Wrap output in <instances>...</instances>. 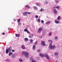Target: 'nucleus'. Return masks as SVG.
Wrapping results in <instances>:
<instances>
[{
  "mask_svg": "<svg viewBox=\"0 0 62 62\" xmlns=\"http://www.w3.org/2000/svg\"><path fill=\"white\" fill-rule=\"evenodd\" d=\"M39 55L40 56H41L42 57H44V56H45V57H46L47 59L49 60V59L50 58H49V57L48 56V55L47 54H45L44 55H42V54H39Z\"/></svg>",
  "mask_w": 62,
  "mask_h": 62,
  "instance_id": "1",
  "label": "nucleus"
},
{
  "mask_svg": "<svg viewBox=\"0 0 62 62\" xmlns=\"http://www.w3.org/2000/svg\"><path fill=\"white\" fill-rule=\"evenodd\" d=\"M23 54H25V55L26 58H28L29 57V53L26 51H23L22 52Z\"/></svg>",
  "mask_w": 62,
  "mask_h": 62,
  "instance_id": "2",
  "label": "nucleus"
},
{
  "mask_svg": "<svg viewBox=\"0 0 62 62\" xmlns=\"http://www.w3.org/2000/svg\"><path fill=\"white\" fill-rule=\"evenodd\" d=\"M49 49H51V50H53L54 48H55V46H52V44L50 43L49 47Z\"/></svg>",
  "mask_w": 62,
  "mask_h": 62,
  "instance_id": "3",
  "label": "nucleus"
},
{
  "mask_svg": "<svg viewBox=\"0 0 62 62\" xmlns=\"http://www.w3.org/2000/svg\"><path fill=\"white\" fill-rule=\"evenodd\" d=\"M42 30V28H39L38 31V33H40L41 31Z\"/></svg>",
  "mask_w": 62,
  "mask_h": 62,
  "instance_id": "4",
  "label": "nucleus"
},
{
  "mask_svg": "<svg viewBox=\"0 0 62 62\" xmlns=\"http://www.w3.org/2000/svg\"><path fill=\"white\" fill-rule=\"evenodd\" d=\"M41 43L42 45V46H45V41H42L41 42Z\"/></svg>",
  "mask_w": 62,
  "mask_h": 62,
  "instance_id": "5",
  "label": "nucleus"
},
{
  "mask_svg": "<svg viewBox=\"0 0 62 62\" xmlns=\"http://www.w3.org/2000/svg\"><path fill=\"white\" fill-rule=\"evenodd\" d=\"M54 14H56L57 13V11L55 9H54Z\"/></svg>",
  "mask_w": 62,
  "mask_h": 62,
  "instance_id": "6",
  "label": "nucleus"
},
{
  "mask_svg": "<svg viewBox=\"0 0 62 62\" xmlns=\"http://www.w3.org/2000/svg\"><path fill=\"white\" fill-rule=\"evenodd\" d=\"M21 47L23 49H25V47L24 45H22Z\"/></svg>",
  "mask_w": 62,
  "mask_h": 62,
  "instance_id": "7",
  "label": "nucleus"
},
{
  "mask_svg": "<svg viewBox=\"0 0 62 62\" xmlns=\"http://www.w3.org/2000/svg\"><path fill=\"white\" fill-rule=\"evenodd\" d=\"M27 13L26 12L24 13L23 14V15H24V16H25L27 15Z\"/></svg>",
  "mask_w": 62,
  "mask_h": 62,
  "instance_id": "8",
  "label": "nucleus"
},
{
  "mask_svg": "<svg viewBox=\"0 0 62 62\" xmlns=\"http://www.w3.org/2000/svg\"><path fill=\"white\" fill-rule=\"evenodd\" d=\"M36 49V46L35 45H33V49L34 50H35V49Z\"/></svg>",
  "mask_w": 62,
  "mask_h": 62,
  "instance_id": "9",
  "label": "nucleus"
},
{
  "mask_svg": "<svg viewBox=\"0 0 62 62\" xmlns=\"http://www.w3.org/2000/svg\"><path fill=\"white\" fill-rule=\"evenodd\" d=\"M25 8H30V7L28 5H26L25 6Z\"/></svg>",
  "mask_w": 62,
  "mask_h": 62,
  "instance_id": "10",
  "label": "nucleus"
},
{
  "mask_svg": "<svg viewBox=\"0 0 62 62\" xmlns=\"http://www.w3.org/2000/svg\"><path fill=\"white\" fill-rule=\"evenodd\" d=\"M24 40L25 41H28V39H27V38H26L24 39Z\"/></svg>",
  "mask_w": 62,
  "mask_h": 62,
  "instance_id": "11",
  "label": "nucleus"
},
{
  "mask_svg": "<svg viewBox=\"0 0 62 62\" xmlns=\"http://www.w3.org/2000/svg\"><path fill=\"white\" fill-rule=\"evenodd\" d=\"M6 54H8V48H7L6 50Z\"/></svg>",
  "mask_w": 62,
  "mask_h": 62,
  "instance_id": "12",
  "label": "nucleus"
},
{
  "mask_svg": "<svg viewBox=\"0 0 62 62\" xmlns=\"http://www.w3.org/2000/svg\"><path fill=\"white\" fill-rule=\"evenodd\" d=\"M27 28H26V29H25L24 30V31L25 32V31H26V32L27 33H29V32H28V31L27 30Z\"/></svg>",
  "mask_w": 62,
  "mask_h": 62,
  "instance_id": "13",
  "label": "nucleus"
},
{
  "mask_svg": "<svg viewBox=\"0 0 62 62\" xmlns=\"http://www.w3.org/2000/svg\"><path fill=\"white\" fill-rule=\"evenodd\" d=\"M8 50L9 52H10L11 51V47H10L8 49Z\"/></svg>",
  "mask_w": 62,
  "mask_h": 62,
  "instance_id": "14",
  "label": "nucleus"
},
{
  "mask_svg": "<svg viewBox=\"0 0 62 62\" xmlns=\"http://www.w3.org/2000/svg\"><path fill=\"white\" fill-rule=\"evenodd\" d=\"M55 23H59V22L58 21H57V20H55Z\"/></svg>",
  "mask_w": 62,
  "mask_h": 62,
  "instance_id": "15",
  "label": "nucleus"
},
{
  "mask_svg": "<svg viewBox=\"0 0 62 62\" xmlns=\"http://www.w3.org/2000/svg\"><path fill=\"white\" fill-rule=\"evenodd\" d=\"M57 20L58 21H59L60 20V16H59L57 18Z\"/></svg>",
  "mask_w": 62,
  "mask_h": 62,
  "instance_id": "16",
  "label": "nucleus"
},
{
  "mask_svg": "<svg viewBox=\"0 0 62 62\" xmlns=\"http://www.w3.org/2000/svg\"><path fill=\"white\" fill-rule=\"evenodd\" d=\"M12 54H13V53L12 52L10 53L9 54V55L10 56V55H11Z\"/></svg>",
  "mask_w": 62,
  "mask_h": 62,
  "instance_id": "17",
  "label": "nucleus"
},
{
  "mask_svg": "<svg viewBox=\"0 0 62 62\" xmlns=\"http://www.w3.org/2000/svg\"><path fill=\"white\" fill-rule=\"evenodd\" d=\"M33 8L35 9H36V10H38V8H37V7L35 6L33 7Z\"/></svg>",
  "mask_w": 62,
  "mask_h": 62,
  "instance_id": "18",
  "label": "nucleus"
},
{
  "mask_svg": "<svg viewBox=\"0 0 62 62\" xmlns=\"http://www.w3.org/2000/svg\"><path fill=\"white\" fill-rule=\"evenodd\" d=\"M52 33L51 32H50L49 34V36H51L52 35Z\"/></svg>",
  "mask_w": 62,
  "mask_h": 62,
  "instance_id": "19",
  "label": "nucleus"
},
{
  "mask_svg": "<svg viewBox=\"0 0 62 62\" xmlns=\"http://www.w3.org/2000/svg\"><path fill=\"white\" fill-rule=\"evenodd\" d=\"M54 39L55 40H57V39H58V38L57 37H55L54 38Z\"/></svg>",
  "mask_w": 62,
  "mask_h": 62,
  "instance_id": "20",
  "label": "nucleus"
},
{
  "mask_svg": "<svg viewBox=\"0 0 62 62\" xmlns=\"http://www.w3.org/2000/svg\"><path fill=\"white\" fill-rule=\"evenodd\" d=\"M48 41L49 42H51V43H52L53 42V41H52V40H49Z\"/></svg>",
  "mask_w": 62,
  "mask_h": 62,
  "instance_id": "21",
  "label": "nucleus"
},
{
  "mask_svg": "<svg viewBox=\"0 0 62 62\" xmlns=\"http://www.w3.org/2000/svg\"><path fill=\"white\" fill-rule=\"evenodd\" d=\"M16 37H19L20 36V35L18 34H16Z\"/></svg>",
  "mask_w": 62,
  "mask_h": 62,
  "instance_id": "22",
  "label": "nucleus"
},
{
  "mask_svg": "<svg viewBox=\"0 0 62 62\" xmlns=\"http://www.w3.org/2000/svg\"><path fill=\"white\" fill-rule=\"evenodd\" d=\"M19 60L20 62H23V60H22V59L21 58H20Z\"/></svg>",
  "mask_w": 62,
  "mask_h": 62,
  "instance_id": "23",
  "label": "nucleus"
},
{
  "mask_svg": "<svg viewBox=\"0 0 62 62\" xmlns=\"http://www.w3.org/2000/svg\"><path fill=\"white\" fill-rule=\"evenodd\" d=\"M44 11V9H43L42 8H41V9L40 10V11L41 12H42V11Z\"/></svg>",
  "mask_w": 62,
  "mask_h": 62,
  "instance_id": "24",
  "label": "nucleus"
},
{
  "mask_svg": "<svg viewBox=\"0 0 62 62\" xmlns=\"http://www.w3.org/2000/svg\"><path fill=\"white\" fill-rule=\"evenodd\" d=\"M20 22V19H19L17 20V22L18 23H19Z\"/></svg>",
  "mask_w": 62,
  "mask_h": 62,
  "instance_id": "25",
  "label": "nucleus"
},
{
  "mask_svg": "<svg viewBox=\"0 0 62 62\" xmlns=\"http://www.w3.org/2000/svg\"><path fill=\"white\" fill-rule=\"evenodd\" d=\"M55 55H58V53L57 52H56L55 53Z\"/></svg>",
  "mask_w": 62,
  "mask_h": 62,
  "instance_id": "26",
  "label": "nucleus"
},
{
  "mask_svg": "<svg viewBox=\"0 0 62 62\" xmlns=\"http://www.w3.org/2000/svg\"><path fill=\"white\" fill-rule=\"evenodd\" d=\"M37 21L38 22H40V19H38L37 20Z\"/></svg>",
  "mask_w": 62,
  "mask_h": 62,
  "instance_id": "27",
  "label": "nucleus"
},
{
  "mask_svg": "<svg viewBox=\"0 0 62 62\" xmlns=\"http://www.w3.org/2000/svg\"><path fill=\"white\" fill-rule=\"evenodd\" d=\"M50 23V21H48L46 23V24H49V23Z\"/></svg>",
  "mask_w": 62,
  "mask_h": 62,
  "instance_id": "28",
  "label": "nucleus"
},
{
  "mask_svg": "<svg viewBox=\"0 0 62 62\" xmlns=\"http://www.w3.org/2000/svg\"><path fill=\"white\" fill-rule=\"evenodd\" d=\"M54 8H59V7L58 6H57L56 7H54Z\"/></svg>",
  "mask_w": 62,
  "mask_h": 62,
  "instance_id": "29",
  "label": "nucleus"
},
{
  "mask_svg": "<svg viewBox=\"0 0 62 62\" xmlns=\"http://www.w3.org/2000/svg\"><path fill=\"white\" fill-rule=\"evenodd\" d=\"M37 42H38L37 41L35 42L34 43V44H35V45H37Z\"/></svg>",
  "mask_w": 62,
  "mask_h": 62,
  "instance_id": "30",
  "label": "nucleus"
},
{
  "mask_svg": "<svg viewBox=\"0 0 62 62\" xmlns=\"http://www.w3.org/2000/svg\"><path fill=\"white\" fill-rule=\"evenodd\" d=\"M30 41L31 42V43H32V41H33V40L32 39H31L30 40Z\"/></svg>",
  "mask_w": 62,
  "mask_h": 62,
  "instance_id": "31",
  "label": "nucleus"
},
{
  "mask_svg": "<svg viewBox=\"0 0 62 62\" xmlns=\"http://www.w3.org/2000/svg\"><path fill=\"white\" fill-rule=\"evenodd\" d=\"M41 23H44V21L43 20H42L41 21Z\"/></svg>",
  "mask_w": 62,
  "mask_h": 62,
  "instance_id": "32",
  "label": "nucleus"
},
{
  "mask_svg": "<svg viewBox=\"0 0 62 62\" xmlns=\"http://www.w3.org/2000/svg\"><path fill=\"white\" fill-rule=\"evenodd\" d=\"M40 52V50H38L37 51V52L38 53H39Z\"/></svg>",
  "mask_w": 62,
  "mask_h": 62,
  "instance_id": "33",
  "label": "nucleus"
},
{
  "mask_svg": "<svg viewBox=\"0 0 62 62\" xmlns=\"http://www.w3.org/2000/svg\"><path fill=\"white\" fill-rule=\"evenodd\" d=\"M38 17H39L38 16H37V15L35 16V18H38Z\"/></svg>",
  "mask_w": 62,
  "mask_h": 62,
  "instance_id": "34",
  "label": "nucleus"
},
{
  "mask_svg": "<svg viewBox=\"0 0 62 62\" xmlns=\"http://www.w3.org/2000/svg\"><path fill=\"white\" fill-rule=\"evenodd\" d=\"M36 5H37V6H39V4L38 3L36 4Z\"/></svg>",
  "mask_w": 62,
  "mask_h": 62,
  "instance_id": "35",
  "label": "nucleus"
},
{
  "mask_svg": "<svg viewBox=\"0 0 62 62\" xmlns=\"http://www.w3.org/2000/svg\"><path fill=\"white\" fill-rule=\"evenodd\" d=\"M29 37L30 38H31L32 37V36L30 35L29 36Z\"/></svg>",
  "mask_w": 62,
  "mask_h": 62,
  "instance_id": "36",
  "label": "nucleus"
},
{
  "mask_svg": "<svg viewBox=\"0 0 62 62\" xmlns=\"http://www.w3.org/2000/svg\"><path fill=\"white\" fill-rule=\"evenodd\" d=\"M59 2V1L57 0L56 1V3H58V2Z\"/></svg>",
  "mask_w": 62,
  "mask_h": 62,
  "instance_id": "37",
  "label": "nucleus"
},
{
  "mask_svg": "<svg viewBox=\"0 0 62 62\" xmlns=\"http://www.w3.org/2000/svg\"><path fill=\"white\" fill-rule=\"evenodd\" d=\"M31 62H36L35 61H34V60H33L31 61Z\"/></svg>",
  "mask_w": 62,
  "mask_h": 62,
  "instance_id": "38",
  "label": "nucleus"
},
{
  "mask_svg": "<svg viewBox=\"0 0 62 62\" xmlns=\"http://www.w3.org/2000/svg\"><path fill=\"white\" fill-rule=\"evenodd\" d=\"M12 52H15V51H14V50H12Z\"/></svg>",
  "mask_w": 62,
  "mask_h": 62,
  "instance_id": "39",
  "label": "nucleus"
},
{
  "mask_svg": "<svg viewBox=\"0 0 62 62\" xmlns=\"http://www.w3.org/2000/svg\"><path fill=\"white\" fill-rule=\"evenodd\" d=\"M5 33L3 32L2 33V35H5Z\"/></svg>",
  "mask_w": 62,
  "mask_h": 62,
  "instance_id": "40",
  "label": "nucleus"
},
{
  "mask_svg": "<svg viewBox=\"0 0 62 62\" xmlns=\"http://www.w3.org/2000/svg\"><path fill=\"white\" fill-rule=\"evenodd\" d=\"M28 14H30V13L28 12Z\"/></svg>",
  "mask_w": 62,
  "mask_h": 62,
  "instance_id": "41",
  "label": "nucleus"
},
{
  "mask_svg": "<svg viewBox=\"0 0 62 62\" xmlns=\"http://www.w3.org/2000/svg\"><path fill=\"white\" fill-rule=\"evenodd\" d=\"M8 30H9V31H10V28H8Z\"/></svg>",
  "mask_w": 62,
  "mask_h": 62,
  "instance_id": "42",
  "label": "nucleus"
},
{
  "mask_svg": "<svg viewBox=\"0 0 62 62\" xmlns=\"http://www.w3.org/2000/svg\"><path fill=\"white\" fill-rule=\"evenodd\" d=\"M42 38V36H41L40 37V38Z\"/></svg>",
  "mask_w": 62,
  "mask_h": 62,
  "instance_id": "43",
  "label": "nucleus"
},
{
  "mask_svg": "<svg viewBox=\"0 0 62 62\" xmlns=\"http://www.w3.org/2000/svg\"><path fill=\"white\" fill-rule=\"evenodd\" d=\"M13 56H14H14H15V55H12V56L13 57Z\"/></svg>",
  "mask_w": 62,
  "mask_h": 62,
  "instance_id": "44",
  "label": "nucleus"
},
{
  "mask_svg": "<svg viewBox=\"0 0 62 62\" xmlns=\"http://www.w3.org/2000/svg\"><path fill=\"white\" fill-rule=\"evenodd\" d=\"M46 3H48V2L46 1Z\"/></svg>",
  "mask_w": 62,
  "mask_h": 62,
  "instance_id": "45",
  "label": "nucleus"
},
{
  "mask_svg": "<svg viewBox=\"0 0 62 62\" xmlns=\"http://www.w3.org/2000/svg\"><path fill=\"white\" fill-rule=\"evenodd\" d=\"M31 58H31V59H31Z\"/></svg>",
  "mask_w": 62,
  "mask_h": 62,
  "instance_id": "46",
  "label": "nucleus"
},
{
  "mask_svg": "<svg viewBox=\"0 0 62 62\" xmlns=\"http://www.w3.org/2000/svg\"><path fill=\"white\" fill-rule=\"evenodd\" d=\"M32 59L33 60V59Z\"/></svg>",
  "mask_w": 62,
  "mask_h": 62,
  "instance_id": "47",
  "label": "nucleus"
}]
</instances>
